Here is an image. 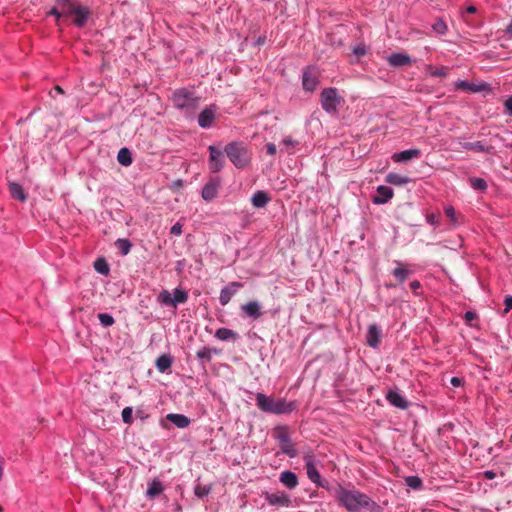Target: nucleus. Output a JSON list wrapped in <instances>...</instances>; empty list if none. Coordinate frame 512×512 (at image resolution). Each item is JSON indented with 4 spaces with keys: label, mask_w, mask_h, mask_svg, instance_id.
I'll list each match as a JSON object with an SVG mask.
<instances>
[{
    "label": "nucleus",
    "mask_w": 512,
    "mask_h": 512,
    "mask_svg": "<svg viewBox=\"0 0 512 512\" xmlns=\"http://www.w3.org/2000/svg\"><path fill=\"white\" fill-rule=\"evenodd\" d=\"M173 358L170 354H162L156 359L155 366L161 373L166 372L172 366Z\"/></svg>",
    "instance_id": "obj_30"
},
{
    "label": "nucleus",
    "mask_w": 512,
    "mask_h": 512,
    "mask_svg": "<svg viewBox=\"0 0 512 512\" xmlns=\"http://www.w3.org/2000/svg\"><path fill=\"white\" fill-rule=\"evenodd\" d=\"M456 86H457V88L469 90V91H472V92L480 91V88L478 86H476L475 84L468 83L467 81H459L456 84Z\"/></svg>",
    "instance_id": "obj_43"
},
{
    "label": "nucleus",
    "mask_w": 512,
    "mask_h": 512,
    "mask_svg": "<svg viewBox=\"0 0 512 512\" xmlns=\"http://www.w3.org/2000/svg\"><path fill=\"white\" fill-rule=\"evenodd\" d=\"M282 143L285 145V146H296L298 144L297 141L293 140L291 136H287L283 139Z\"/></svg>",
    "instance_id": "obj_52"
},
{
    "label": "nucleus",
    "mask_w": 512,
    "mask_h": 512,
    "mask_svg": "<svg viewBox=\"0 0 512 512\" xmlns=\"http://www.w3.org/2000/svg\"><path fill=\"white\" fill-rule=\"evenodd\" d=\"M387 401L396 408L407 409L409 402L400 393L394 390H390L386 395Z\"/></svg>",
    "instance_id": "obj_16"
},
{
    "label": "nucleus",
    "mask_w": 512,
    "mask_h": 512,
    "mask_svg": "<svg viewBox=\"0 0 512 512\" xmlns=\"http://www.w3.org/2000/svg\"><path fill=\"white\" fill-rule=\"evenodd\" d=\"M215 337L221 341H236L239 335L232 329L221 327L216 330Z\"/></svg>",
    "instance_id": "obj_29"
},
{
    "label": "nucleus",
    "mask_w": 512,
    "mask_h": 512,
    "mask_svg": "<svg viewBox=\"0 0 512 512\" xmlns=\"http://www.w3.org/2000/svg\"><path fill=\"white\" fill-rule=\"evenodd\" d=\"M4 464V458L0 455V480L2 479L3 476Z\"/></svg>",
    "instance_id": "obj_57"
},
{
    "label": "nucleus",
    "mask_w": 512,
    "mask_h": 512,
    "mask_svg": "<svg viewBox=\"0 0 512 512\" xmlns=\"http://www.w3.org/2000/svg\"><path fill=\"white\" fill-rule=\"evenodd\" d=\"M263 42H264V40H263V39H261V38H259V39H258V43H259V44H260V43H263Z\"/></svg>",
    "instance_id": "obj_63"
},
{
    "label": "nucleus",
    "mask_w": 512,
    "mask_h": 512,
    "mask_svg": "<svg viewBox=\"0 0 512 512\" xmlns=\"http://www.w3.org/2000/svg\"><path fill=\"white\" fill-rule=\"evenodd\" d=\"M462 148L469 151L490 153L492 146H486L481 141L460 143Z\"/></svg>",
    "instance_id": "obj_26"
},
{
    "label": "nucleus",
    "mask_w": 512,
    "mask_h": 512,
    "mask_svg": "<svg viewBox=\"0 0 512 512\" xmlns=\"http://www.w3.org/2000/svg\"><path fill=\"white\" fill-rule=\"evenodd\" d=\"M432 29L439 35H444L447 32V25L445 21L441 18L436 19V21L432 25Z\"/></svg>",
    "instance_id": "obj_38"
},
{
    "label": "nucleus",
    "mask_w": 512,
    "mask_h": 512,
    "mask_svg": "<svg viewBox=\"0 0 512 512\" xmlns=\"http://www.w3.org/2000/svg\"><path fill=\"white\" fill-rule=\"evenodd\" d=\"M243 287V284L241 282H230L227 286L221 289L220 296H219V302L221 305L225 306L227 305L233 295L237 292L239 288Z\"/></svg>",
    "instance_id": "obj_14"
},
{
    "label": "nucleus",
    "mask_w": 512,
    "mask_h": 512,
    "mask_svg": "<svg viewBox=\"0 0 512 512\" xmlns=\"http://www.w3.org/2000/svg\"><path fill=\"white\" fill-rule=\"evenodd\" d=\"M496 476L495 472L487 470L484 472V477L488 480L494 479Z\"/></svg>",
    "instance_id": "obj_56"
},
{
    "label": "nucleus",
    "mask_w": 512,
    "mask_h": 512,
    "mask_svg": "<svg viewBox=\"0 0 512 512\" xmlns=\"http://www.w3.org/2000/svg\"><path fill=\"white\" fill-rule=\"evenodd\" d=\"M56 5L59 6L63 15L71 16L79 3L76 0H56Z\"/></svg>",
    "instance_id": "obj_23"
},
{
    "label": "nucleus",
    "mask_w": 512,
    "mask_h": 512,
    "mask_svg": "<svg viewBox=\"0 0 512 512\" xmlns=\"http://www.w3.org/2000/svg\"><path fill=\"white\" fill-rule=\"evenodd\" d=\"M9 191L13 199L20 202H25L27 200V193L24 191L22 185L11 182L9 183Z\"/></svg>",
    "instance_id": "obj_27"
},
{
    "label": "nucleus",
    "mask_w": 512,
    "mask_h": 512,
    "mask_svg": "<svg viewBox=\"0 0 512 512\" xmlns=\"http://www.w3.org/2000/svg\"><path fill=\"white\" fill-rule=\"evenodd\" d=\"M444 212L453 224L457 223V214L453 206H446Z\"/></svg>",
    "instance_id": "obj_46"
},
{
    "label": "nucleus",
    "mask_w": 512,
    "mask_h": 512,
    "mask_svg": "<svg viewBox=\"0 0 512 512\" xmlns=\"http://www.w3.org/2000/svg\"><path fill=\"white\" fill-rule=\"evenodd\" d=\"M276 438L279 441L282 453L286 454L290 458L297 456V450L291 441L286 427H280L277 429Z\"/></svg>",
    "instance_id": "obj_7"
},
{
    "label": "nucleus",
    "mask_w": 512,
    "mask_h": 512,
    "mask_svg": "<svg viewBox=\"0 0 512 512\" xmlns=\"http://www.w3.org/2000/svg\"><path fill=\"white\" fill-rule=\"evenodd\" d=\"M409 286H410L411 290L413 291V293H414L415 295H419L418 290H419V289L421 288V286H422V285H421V283H420V281H418V280H414V281L410 282Z\"/></svg>",
    "instance_id": "obj_50"
},
{
    "label": "nucleus",
    "mask_w": 512,
    "mask_h": 512,
    "mask_svg": "<svg viewBox=\"0 0 512 512\" xmlns=\"http://www.w3.org/2000/svg\"><path fill=\"white\" fill-rule=\"evenodd\" d=\"M505 304V312H508L512 309V296H506L504 300Z\"/></svg>",
    "instance_id": "obj_53"
},
{
    "label": "nucleus",
    "mask_w": 512,
    "mask_h": 512,
    "mask_svg": "<svg viewBox=\"0 0 512 512\" xmlns=\"http://www.w3.org/2000/svg\"><path fill=\"white\" fill-rule=\"evenodd\" d=\"M470 185L476 190L484 191L487 189V182L483 178L473 177L470 178Z\"/></svg>",
    "instance_id": "obj_39"
},
{
    "label": "nucleus",
    "mask_w": 512,
    "mask_h": 512,
    "mask_svg": "<svg viewBox=\"0 0 512 512\" xmlns=\"http://www.w3.org/2000/svg\"><path fill=\"white\" fill-rule=\"evenodd\" d=\"M320 103L322 109L328 114L338 113V107L344 103V98L339 95L337 88H324L320 93Z\"/></svg>",
    "instance_id": "obj_5"
},
{
    "label": "nucleus",
    "mask_w": 512,
    "mask_h": 512,
    "mask_svg": "<svg viewBox=\"0 0 512 512\" xmlns=\"http://www.w3.org/2000/svg\"><path fill=\"white\" fill-rule=\"evenodd\" d=\"M200 97L187 88L176 89L172 94V102L177 109L193 113L199 106Z\"/></svg>",
    "instance_id": "obj_4"
},
{
    "label": "nucleus",
    "mask_w": 512,
    "mask_h": 512,
    "mask_svg": "<svg viewBox=\"0 0 512 512\" xmlns=\"http://www.w3.org/2000/svg\"><path fill=\"white\" fill-rule=\"evenodd\" d=\"M381 330L376 324H372L368 327L366 334V342L368 346L377 348L380 343Z\"/></svg>",
    "instance_id": "obj_19"
},
{
    "label": "nucleus",
    "mask_w": 512,
    "mask_h": 512,
    "mask_svg": "<svg viewBox=\"0 0 512 512\" xmlns=\"http://www.w3.org/2000/svg\"><path fill=\"white\" fill-rule=\"evenodd\" d=\"M385 181L386 183H389L391 185L402 186L407 184L410 181V179L407 176L395 172H390L389 174H387Z\"/></svg>",
    "instance_id": "obj_32"
},
{
    "label": "nucleus",
    "mask_w": 512,
    "mask_h": 512,
    "mask_svg": "<svg viewBox=\"0 0 512 512\" xmlns=\"http://www.w3.org/2000/svg\"><path fill=\"white\" fill-rule=\"evenodd\" d=\"M506 34H508L510 37H512V21L509 23V25L506 28Z\"/></svg>",
    "instance_id": "obj_59"
},
{
    "label": "nucleus",
    "mask_w": 512,
    "mask_h": 512,
    "mask_svg": "<svg viewBox=\"0 0 512 512\" xmlns=\"http://www.w3.org/2000/svg\"><path fill=\"white\" fill-rule=\"evenodd\" d=\"M280 482L291 490L298 485V478L294 472L287 470L280 474Z\"/></svg>",
    "instance_id": "obj_25"
},
{
    "label": "nucleus",
    "mask_w": 512,
    "mask_h": 512,
    "mask_svg": "<svg viewBox=\"0 0 512 512\" xmlns=\"http://www.w3.org/2000/svg\"><path fill=\"white\" fill-rule=\"evenodd\" d=\"M94 269L99 274H102V275H105V276L108 275L109 271H110L109 265H108L107 261L104 258H98L94 262Z\"/></svg>",
    "instance_id": "obj_36"
},
{
    "label": "nucleus",
    "mask_w": 512,
    "mask_h": 512,
    "mask_svg": "<svg viewBox=\"0 0 512 512\" xmlns=\"http://www.w3.org/2000/svg\"><path fill=\"white\" fill-rule=\"evenodd\" d=\"M209 150V169L212 173H217L224 166V159L221 150L213 145L208 147Z\"/></svg>",
    "instance_id": "obj_10"
},
{
    "label": "nucleus",
    "mask_w": 512,
    "mask_h": 512,
    "mask_svg": "<svg viewBox=\"0 0 512 512\" xmlns=\"http://www.w3.org/2000/svg\"><path fill=\"white\" fill-rule=\"evenodd\" d=\"M211 491V488L206 485L197 484L194 488V493L198 498L207 496Z\"/></svg>",
    "instance_id": "obj_41"
},
{
    "label": "nucleus",
    "mask_w": 512,
    "mask_h": 512,
    "mask_svg": "<svg viewBox=\"0 0 512 512\" xmlns=\"http://www.w3.org/2000/svg\"><path fill=\"white\" fill-rule=\"evenodd\" d=\"M335 496L339 503L350 512H356L369 504L367 495L356 490H347L341 486L336 490Z\"/></svg>",
    "instance_id": "obj_2"
},
{
    "label": "nucleus",
    "mask_w": 512,
    "mask_h": 512,
    "mask_svg": "<svg viewBox=\"0 0 512 512\" xmlns=\"http://www.w3.org/2000/svg\"><path fill=\"white\" fill-rule=\"evenodd\" d=\"M170 233L175 236H180L182 234V225L179 222L175 223L171 227Z\"/></svg>",
    "instance_id": "obj_48"
},
{
    "label": "nucleus",
    "mask_w": 512,
    "mask_h": 512,
    "mask_svg": "<svg viewBox=\"0 0 512 512\" xmlns=\"http://www.w3.org/2000/svg\"><path fill=\"white\" fill-rule=\"evenodd\" d=\"M367 47L365 44L361 43L359 45H357L356 47L353 48L352 52L353 54L357 57V58H360L364 55L367 54Z\"/></svg>",
    "instance_id": "obj_45"
},
{
    "label": "nucleus",
    "mask_w": 512,
    "mask_h": 512,
    "mask_svg": "<svg viewBox=\"0 0 512 512\" xmlns=\"http://www.w3.org/2000/svg\"><path fill=\"white\" fill-rule=\"evenodd\" d=\"M55 91H56L57 93H59V94H63V93H64V92H63V90H62V88H61L60 86H56V87H55Z\"/></svg>",
    "instance_id": "obj_61"
},
{
    "label": "nucleus",
    "mask_w": 512,
    "mask_h": 512,
    "mask_svg": "<svg viewBox=\"0 0 512 512\" xmlns=\"http://www.w3.org/2000/svg\"><path fill=\"white\" fill-rule=\"evenodd\" d=\"M98 319L104 327H110L115 323L113 316L108 313H99Z\"/></svg>",
    "instance_id": "obj_40"
},
{
    "label": "nucleus",
    "mask_w": 512,
    "mask_h": 512,
    "mask_svg": "<svg viewBox=\"0 0 512 512\" xmlns=\"http://www.w3.org/2000/svg\"><path fill=\"white\" fill-rule=\"evenodd\" d=\"M118 162L123 166H129L132 163L131 152L128 148H121L117 155Z\"/></svg>",
    "instance_id": "obj_33"
},
{
    "label": "nucleus",
    "mask_w": 512,
    "mask_h": 512,
    "mask_svg": "<svg viewBox=\"0 0 512 512\" xmlns=\"http://www.w3.org/2000/svg\"><path fill=\"white\" fill-rule=\"evenodd\" d=\"M188 298V292L183 288L178 287L173 290V294L166 289L160 291L157 295V302L165 307L176 308L177 305L187 302Z\"/></svg>",
    "instance_id": "obj_6"
},
{
    "label": "nucleus",
    "mask_w": 512,
    "mask_h": 512,
    "mask_svg": "<svg viewBox=\"0 0 512 512\" xmlns=\"http://www.w3.org/2000/svg\"><path fill=\"white\" fill-rule=\"evenodd\" d=\"M405 483L412 489H420L423 485L422 479L418 476H407L405 478Z\"/></svg>",
    "instance_id": "obj_37"
},
{
    "label": "nucleus",
    "mask_w": 512,
    "mask_h": 512,
    "mask_svg": "<svg viewBox=\"0 0 512 512\" xmlns=\"http://www.w3.org/2000/svg\"><path fill=\"white\" fill-rule=\"evenodd\" d=\"M162 491H163L162 483L159 480L155 479L149 484L146 494L149 497H155V496L159 495L160 493H162Z\"/></svg>",
    "instance_id": "obj_34"
},
{
    "label": "nucleus",
    "mask_w": 512,
    "mask_h": 512,
    "mask_svg": "<svg viewBox=\"0 0 512 512\" xmlns=\"http://www.w3.org/2000/svg\"><path fill=\"white\" fill-rule=\"evenodd\" d=\"M386 287L387 288H394V287H396V285L395 284H386Z\"/></svg>",
    "instance_id": "obj_62"
},
{
    "label": "nucleus",
    "mask_w": 512,
    "mask_h": 512,
    "mask_svg": "<svg viewBox=\"0 0 512 512\" xmlns=\"http://www.w3.org/2000/svg\"><path fill=\"white\" fill-rule=\"evenodd\" d=\"M219 350L210 347H203L196 353V357L201 361L202 365L209 363L212 360V354H218Z\"/></svg>",
    "instance_id": "obj_31"
},
{
    "label": "nucleus",
    "mask_w": 512,
    "mask_h": 512,
    "mask_svg": "<svg viewBox=\"0 0 512 512\" xmlns=\"http://www.w3.org/2000/svg\"><path fill=\"white\" fill-rule=\"evenodd\" d=\"M166 419L173 423L175 426H177L178 428H186L190 425V419L183 415V414H175V413H170L167 415Z\"/></svg>",
    "instance_id": "obj_28"
},
{
    "label": "nucleus",
    "mask_w": 512,
    "mask_h": 512,
    "mask_svg": "<svg viewBox=\"0 0 512 512\" xmlns=\"http://www.w3.org/2000/svg\"><path fill=\"white\" fill-rule=\"evenodd\" d=\"M387 61L392 67L408 66L412 64L411 57L402 52L392 53L388 56Z\"/></svg>",
    "instance_id": "obj_15"
},
{
    "label": "nucleus",
    "mask_w": 512,
    "mask_h": 512,
    "mask_svg": "<svg viewBox=\"0 0 512 512\" xmlns=\"http://www.w3.org/2000/svg\"><path fill=\"white\" fill-rule=\"evenodd\" d=\"M256 405L262 412L275 415L290 414L298 408L297 401H287L261 392L256 394Z\"/></svg>",
    "instance_id": "obj_1"
},
{
    "label": "nucleus",
    "mask_w": 512,
    "mask_h": 512,
    "mask_svg": "<svg viewBox=\"0 0 512 512\" xmlns=\"http://www.w3.org/2000/svg\"><path fill=\"white\" fill-rule=\"evenodd\" d=\"M217 110H218V108L214 104L206 106L200 112V114L198 116V125H199V127L203 128V129L210 128L213 125L214 120L216 118Z\"/></svg>",
    "instance_id": "obj_8"
},
{
    "label": "nucleus",
    "mask_w": 512,
    "mask_h": 512,
    "mask_svg": "<svg viewBox=\"0 0 512 512\" xmlns=\"http://www.w3.org/2000/svg\"><path fill=\"white\" fill-rule=\"evenodd\" d=\"M440 214H436V213H430V214H427L426 216V220L427 222L434 226V227H439L440 226Z\"/></svg>",
    "instance_id": "obj_44"
},
{
    "label": "nucleus",
    "mask_w": 512,
    "mask_h": 512,
    "mask_svg": "<svg viewBox=\"0 0 512 512\" xmlns=\"http://www.w3.org/2000/svg\"><path fill=\"white\" fill-rule=\"evenodd\" d=\"M319 83L318 75L314 69L307 67L303 71L302 85L304 90L313 92Z\"/></svg>",
    "instance_id": "obj_13"
},
{
    "label": "nucleus",
    "mask_w": 512,
    "mask_h": 512,
    "mask_svg": "<svg viewBox=\"0 0 512 512\" xmlns=\"http://www.w3.org/2000/svg\"><path fill=\"white\" fill-rule=\"evenodd\" d=\"M305 460V468L308 478L318 486H323L321 484V475L316 468L315 458L312 454H306L304 456Z\"/></svg>",
    "instance_id": "obj_11"
},
{
    "label": "nucleus",
    "mask_w": 512,
    "mask_h": 512,
    "mask_svg": "<svg viewBox=\"0 0 512 512\" xmlns=\"http://www.w3.org/2000/svg\"><path fill=\"white\" fill-rule=\"evenodd\" d=\"M266 151L269 155H275L276 154V146L273 143L266 144Z\"/></svg>",
    "instance_id": "obj_54"
},
{
    "label": "nucleus",
    "mask_w": 512,
    "mask_h": 512,
    "mask_svg": "<svg viewBox=\"0 0 512 512\" xmlns=\"http://www.w3.org/2000/svg\"><path fill=\"white\" fill-rule=\"evenodd\" d=\"M466 11H467L468 13H470V14H473V13H475V12H476V7H475V6H468V7L466 8Z\"/></svg>",
    "instance_id": "obj_60"
},
{
    "label": "nucleus",
    "mask_w": 512,
    "mask_h": 512,
    "mask_svg": "<svg viewBox=\"0 0 512 512\" xmlns=\"http://www.w3.org/2000/svg\"><path fill=\"white\" fill-rule=\"evenodd\" d=\"M48 15H53L56 17V21L58 22L60 17L63 15L62 12H61V9L59 8V6H55L53 7L49 12H48Z\"/></svg>",
    "instance_id": "obj_49"
},
{
    "label": "nucleus",
    "mask_w": 512,
    "mask_h": 512,
    "mask_svg": "<svg viewBox=\"0 0 512 512\" xmlns=\"http://www.w3.org/2000/svg\"><path fill=\"white\" fill-rule=\"evenodd\" d=\"M220 185V177L211 178L202 188V198L207 202L214 200L218 195Z\"/></svg>",
    "instance_id": "obj_9"
},
{
    "label": "nucleus",
    "mask_w": 512,
    "mask_h": 512,
    "mask_svg": "<svg viewBox=\"0 0 512 512\" xmlns=\"http://www.w3.org/2000/svg\"><path fill=\"white\" fill-rule=\"evenodd\" d=\"M395 268L391 271L393 277L397 280L399 284H403L413 273L411 270V266L406 263H402L400 261H394Z\"/></svg>",
    "instance_id": "obj_12"
},
{
    "label": "nucleus",
    "mask_w": 512,
    "mask_h": 512,
    "mask_svg": "<svg viewBox=\"0 0 512 512\" xmlns=\"http://www.w3.org/2000/svg\"><path fill=\"white\" fill-rule=\"evenodd\" d=\"M476 317L475 313L474 312H471V311H467L465 313V319L466 320H472Z\"/></svg>",
    "instance_id": "obj_58"
},
{
    "label": "nucleus",
    "mask_w": 512,
    "mask_h": 512,
    "mask_svg": "<svg viewBox=\"0 0 512 512\" xmlns=\"http://www.w3.org/2000/svg\"><path fill=\"white\" fill-rule=\"evenodd\" d=\"M3 511H4L3 507H2V506H0V512H3Z\"/></svg>",
    "instance_id": "obj_64"
},
{
    "label": "nucleus",
    "mask_w": 512,
    "mask_h": 512,
    "mask_svg": "<svg viewBox=\"0 0 512 512\" xmlns=\"http://www.w3.org/2000/svg\"><path fill=\"white\" fill-rule=\"evenodd\" d=\"M420 156H421V151L417 148H414V149L404 150L399 153H394L392 155V159L394 162L400 163V162H406L413 158H418Z\"/></svg>",
    "instance_id": "obj_21"
},
{
    "label": "nucleus",
    "mask_w": 512,
    "mask_h": 512,
    "mask_svg": "<svg viewBox=\"0 0 512 512\" xmlns=\"http://www.w3.org/2000/svg\"><path fill=\"white\" fill-rule=\"evenodd\" d=\"M242 312L253 319H258L262 316L261 306L257 301H250L241 306Z\"/></svg>",
    "instance_id": "obj_20"
},
{
    "label": "nucleus",
    "mask_w": 512,
    "mask_h": 512,
    "mask_svg": "<svg viewBox=\"0 0 512 512\" xmlns=\"http://www.w3.org/2000/svg\"><path fill=\"white\" fill-rule=\"evenodd\" d=\"M430 75L433 77H446L447 71L445 67L437 68L430 72Z\"/></svg>",
    "instance_id": "obj_47"
},
{
    "label": "nucleus",
    "mask_w": 512,
    "mask_h": 512,
    "mask_svg": "<svg viewBox=\"0 0 512 512\" xmlns=\"http://www.w3.org/2000/svg\"><path fill=\"white\" fill-rule=\"evenodd\" d=\"M504 107H505L506 112L510 116H512V95L508 99L505 100Z\"/></svg>",
    "instance_id": "obj_51"
},
{
    "label": "nucleus",
    "mask_w": 512,
    "mask_h": 512,
    "mask_svg": "<svg viewBox=\"0 0 512 512\" xmlns=\"http://www.w3.org/2000/svg\"><path fill=\"white\" fill-rule=\"evenodd\" d=\"M224 151L238 169L246 168L251 162V152L243 142H230L225 146Z\"/></svg>",
    "instance_id": "obj_3"
},
{
    "label": "nucleus",
    "mask_w": 512,
    "mask_h": 512,
    "mask_svg": "<svg viewBox=\"0 0 512 512\" xmlns=\"http://www.w3.org/2000/svg\"><path fill=\"white\" fill-rule=\"evenodd\" d=\"M269 201L270 197L268 193L263 190L256 191L251 198L252 205L255 208H263L269 203Z\"/></svg>",
    "instance_id": "obj_24"
},
{
    "label": "nucleus",
    "mask_w": 512,
    "mask_h": 512,
    "mask_svg": "<svg viewBox=\"0 0 512 512\" xmlns=\"http://www.w3.org/2000/svg\"><path fill=\"white\" fill-rule=\"evenodd\" d=\"M266 500L270 505L274 506H289L291 503L290 497L284 492L267 494Z\"/></svg>",
    "instance_id": "obj_18"
},
{
    "label": "nucleus",
    "mask_w": 512,
    "mask_h": 512,
    "mask_svg": "<svg viewBox=\"0 0 512 512\" xmlns=\"http://www.w3.org/2000/svg\"><path fill=\"white\" fill-rule=\"evenodd\" d=\"M115 246L118 249V251L123 255H127L132 247L131 242L128 239H117L115 242Z\"/></svg>",
    "instance_id": "obj_35"
},
{
    "label": "nucleus",
    "mask_w": 512,
    "mask_h": 512,
    "mask_svg": "<svg viewBox=\"0 0 512 512\" xmlns=\"http://www.w3.org/2000/svg\"><path fill=\"white\" fill-rule=\"evenodd\" d=\"M394 195L393 190L388 186H378L377 187V195L373 198V203L375 204H385L389 202Z\"/></svg>",
    "instance_id": "obj_17"
},
{
    "label": "nucleus",
    "mask_w": 512,
    "mask_h": 512,
    "mask_svg": "<svg viewBox=\"0 0 512 512\" xmlns=\"http://www.w3.org/2000/svg\"><path fill=\"white\" fill-rule=\"evenodd\" d=\"M450 383L454 387H459V386H461L463 384V379L459 378V377H452L451 380H450Z\"/></svg>",
    "instance_id": "obj_55"
},
{
    "label": "nucleus",
    "mask_w": 512,
    "mask_h": 512,
    "mask_svg": "<svg viewBox=\"0 0 512 512\" xmlns=\"http://www.w3.org/2000/svg\"><path fill=\"white\" fill-rule=\"evenodd\" d=\"M122 420L126 424H132V422H133V409H132V407H125L122 410Z\"/></svg>",
    "instance_id": "obj_42"
},
{
    "label": "nucleus",
    "mask_w": 512,
    "mask_h": 512,
    "mask_svg": "<svg viewBox=\"0 0 512 512\" xmlns=\"http://www.w3.org/2000/svg\"><path fill=\"white\" fill-rule=\"evenodd\" d=\"M72 15H75L74 24L77 27L82 28L87 23L90 11L87 7H84L79 4V6L76 8V10H74Z\"/></svg>",
    "instance_id": "obj_22"
}]
</instances>
